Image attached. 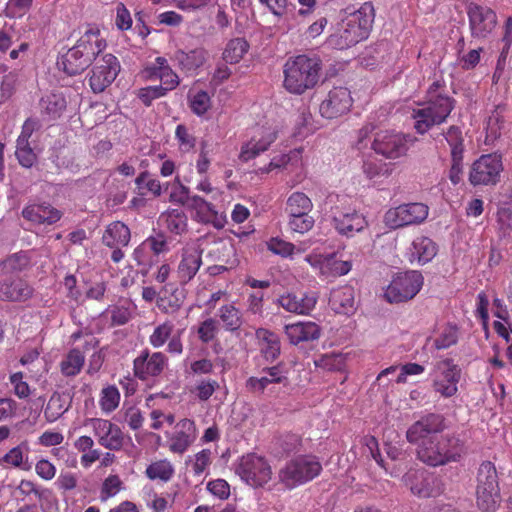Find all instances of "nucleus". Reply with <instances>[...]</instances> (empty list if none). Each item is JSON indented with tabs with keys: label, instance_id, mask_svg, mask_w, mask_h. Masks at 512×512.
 Returning a JSON list of instances; mask_svg holds the SVG:
<instances>
[{
	"label": "nucleus",
	"instance_id": "f257e3e1",
	"mask_svg": "<svg viewBox=\"0 0 512 512\" xmlns=\"http://www.w3.org/2000/svg\"><path fill=\"white\" fill-rule=\"evenodd\" d=\"M445 429L441 414L429 413L414 422L406 432L407 441L416 444L418 459L431 467L458 462L464 453V443L454 435H441Z\"/></svg>",
	"mask_w": 512,
	"mask_h": 512
},
{
	"label": "nucleus",
	"instance_id": "f03ea898",
	"mask_svg": "<svg viewBox=\"0 0 512 512\" xmlns=\"http://www.w3.org/2000/svg\"><path fill=\"white\" fill-rule=\"evenodd\" d=\"M455 99L445 91V85L434 81L426 92V100L413 110L414 129L425 134L432 127L446 122L455 108Z\"/></svg>",
	"mask_w": 512,
	"mask_h": 512
},
{
	"label": "nucleus",
	"instance_id": "7ed1b4c3",
	"mask_svg": "<svg viewBox=\"0 0 512 512\" xmlns=\"http://www.w3.org/2000/svg\"><path fill=\"white\" fill-rule=\"evenodd\" d=\"M375 19L372 2L363 3L360 8L342 19L338 31L328 38V43L339 50L347 49L368 38Z\"/></svg>",
	"mask_w": 512,
	"mask_h": 512
},
{
	"label": "nucleus",
	"instance_id": "20e7f679",
	"mask_svg": "<svg viewBox=\"0 0 512 512\" xmlns=\"http://www.w3.org/2000/svg\"><path fill=\"white\" fill-rule=\"evenodd\" d=\"M322 60L305 54L290 57L283 67V87L291 94L302 95L319 82Z\"/></svg>",
	"mask_w": 512,
	"mask_h": 512
},
{
	"label": "nucleus",
	"instance_id": "39448f33",
	"mask_svg": "<svg viewBox=\"0 0 512 512\" xmlns=\"http://www.w3.org/2000/svg\"><path fill=\"white\" fill-rule=\"evenodd\" d=\"M323 470L319 458L304 454L288 460L277 473L278 483L286 490H293L317 478Z\"/></svg>",
	"mask_w": 512,
	"mask_h": 512
},
{
	"label": "nucleus",
	"instance_id": "423d86ee",
	"mask_svg": "<svg viewBox=\"0 0 512 512\" xmlns=\"http://www.w3.org/2000/svg\"><path fill=\"white\" fill-rule=\"evenodd\" d=\"M476 504L482 512H496L501 503L499 477L491 461H483L476 476Z\"/></svg>",
	"mask_w": 512,
	"mask_h": 512
},
{
	"label": "nucleus",
	"instance_id": "0eeeda50",
	"mask_svg": "<svg viewBox=\"0 0 512 512\" xmlns=\"http://www.w3.org/2000/svg\"><path fill=\"white\" fill-rule=\"evenodd\" d=\"M417 139L411 134L394 130H380L374 134L371 149L390 160L405 156Z\"/></svg>",
	"mask_w": 512,
	"mask_h": 512
},
{
	"label": "nucleus",
	"instance_id": "6e6552de",
	"mask_svg": "<svg viewBox=\"0 0 512 512\" xmlns=\"http://www.w3.org/2000/svg\"><path fill=\"white\" fill-rule=\"evenodd\" d=\"M70 339L73 343L80 341V344L70 349L59 363L60 372L65 377L77 376L85 364V354L99 346V340L95 336L82 331L74 332Z\"/></svg>",
	"mask_w": 512,
	"mask_h": 512
},
{
	"label": "nucleus",
	"instance_id": "1a4fd4ad",
	"mask_svg": "<svg viewBox=\"0 0 512 512\" xmlns=\"http://www.w3.org/2000/svg\"><path fill=\"white\" fill-rule=\"evenodd\" d=\"M419 271L398 273L387 286L384 297L389 303H402L413 299L423 286Z\"/></svg>",
	"mask_w": 512,
	"mask_h": 512
},
{
	"label": "nucleus",
	"instance_id": "9d476101",
	"mask_svg": "<svg viewBox=\"0 0 512 512\" xmlns=\"http://www.w3.org/2000/svg\"><path fill=\"white\" fill-rule=\"evenodd\" d=\"M503 170L502 158L496 153L484 154L469 169V182L473 186L495 185Z\"/></svg>",
	"mask_w": 512,
	"mask_h": 512
},
{
	"label": "nucleus",
	"instance_id": "9b49d317",
	"mask_svg": "<svg viewBox=\"0 0 512 512\" xmlns=\"http://www.w3.org/2000/svg\"><path fill=\"white\" fill-rule=\"evenodd\" d=\"M237 471L240 477L252 487H263L272 478L269 462L254 453L242 457Z\"/></svg>",
	"mask_w": 512,
	"mask_h": 512
},
{
	"label": "nucleus",
	"instance_id": "f8f14e48",
	"mask_svg": "<svg viewBox=\"0 0 512 512\" xmlns=\"http://www.w3.org/2000/svg\"><path fill=\"white\" fill-rule=\"evenodd\" d=\"M429 213V208L423 203L402 204L390 208L384 215L385 224L391 229L422 223Z\"/></svg>",
	"mask_w": 512,
	"mask_h": 512
},
{
	"label": "nucleus",
	"instance_id": "ddd939ff",
	"mask_svg": "<svg viewBox=\"0 0 512 512\" xmlns=\"http://www.w3.org/2000/svg\"><path fill=\"white\" fill-rule=\"evenodd\" d=\"M438 371L434 378L433 390L443 398H451L458 393V384L462 370L451 358H445L436 364Z\"/></svg>",
	"mask_w": 512,
	"mask_h": 512
},
{
	"label": "nucleus",
	"instance_id": "4468645a",
	"mask_svg": "<svg viewBox=\"0 0 512 512\" xmlns=\"http://www.w3.org/2000/svg\"><path fill=\"white\" fill-rule=\"evenodd\" d=\"M203 249L196 242L187 243L179 251V261L176 268L177 280L182 285L190 283L199 272Z\"/></svg>",
	"mask_w": 512,
	"mask_h": 512
},
{
	"label": "nucleus",
	"instance_id": "2eb2a0df",
	"mask_svg": "<svg viewBox=\"0 0 512 512\" xmlns=\"http://www.w3.org/2000/svg\"><path fill=\"white\" fill-rule=\"evenodd\" d=\"M168 366V357L163 352L140 351L133 361L134 376L142 381L160 376Z\"/></svg>",
	"mask_w": 512,
	"mask_h": 512
},
{
	"label": "nucleus",
	"instance_id": "dca6fc26",
	"mask_svg": "<svg viewBox=\"0 0 512 512\" xmlns=\"http://www.w3.org/2000/svg\"><path fill=\"white\" fill-rule=\"evenodd\" d=\"M88 424L99 445L111 451H120L125 443V435L121 428L108 419L92 418Z\"/></svg>",
	"mask_w": 512,
	"mask_h": 512
},
{
	"label": "nucleus",
	"instance_id": "f3484780",
	"mask_svg": "<svg viewBox=\"0 0 512 512\" xmlns=\"http://www.w3.org/2000/svg\"><path fill=\"white\" fill-rule=\"evenodd\" d=\"M262 376H250L245 381V389L248 393L261 396L265 393L269 385L289 384L288 371L283 364H277L262 369Z\"/></svg>",
	"mask_w": 512,
	"mask_h": 512
},
{
	"label": "nucleus",
	"instance_id": "a211bd4d",
	"mask_svg": "<svg viewBox=\"0 0 512 512\" xmlns=\"http://www.w3.org/2000/svg\"><path fill=\"white\" fill-rule=\"evenodd\" d=\"M467 16L471 35L476 38H486L497 24L495 11L477 3L468 4Z\"/></svg>",
	"mask_w": 512,
	"mask_h": 512
},
{
	"label": "nucleus",
	"instance_id": "6ab92c4d",
	"mask_svg": "<svg viewBox=\"0 0 512 512\" xmlns=\"http://www.w3.org/2000/svg\"><path fill=\"white\" fill-rule=\"evenodd\" d=\"M120 64L112 54H105L97 61L89 77V85L94 93L103 92L117 77Z\"/></svg>",
	"mask_w": 512,
	"mask_h": 512
},
{
	"label": "nucleus",
	"instance_id": "aec40b11",
	"mask_svg": "<svg viewBox=\"0 0 512 512\" xmlns=\"http://www.w3.org/2000/svg\"><path fill=\"white\" fill-rule=\"evenodd\" d=\"M101 240L103 245L112 249L111 260L114 263H119L125 256L122 248L128 246L131 240V231L125 223L113 221L106 226Z\"/></svg>",
	"mask_w": 512,
	"mask_h": 512
},
{
	"label": "nucleus",
	"instance_id": "412c9836",
	"mask_svg": "<svg viewBox=\"0 0 512 512\" xmlns=\"http://www.w3.org/2000/svg\"><path fill=\"white\" fill-rule=\"evenodd\" d=\"M277 139V132L270 126L256 128L252 137L242 144L239 159L248 162L267 151Z\"/></svg>",
	"mask_w": 512,
	"mask_h": 512
},
{
	"label": "nucleus",
	"instance_id": "4be33fe9",
	"mask_svg": "<svg viewBox=\"0 0 512 512\" xmlns=\"http://www.w3.org/2000/svg\"><path fill=\"white\" fill-rule=\"evenodd\" d=\"M353 103L350 91L346 87H334L321 102L320 114L327 119H335L347 113Z\"/></svg>",
	"mask_w": 512,
	"mask_h": 512
},
{
	"label": "nucleus",
	"instance_id": "5701e85b",
	"mask_svg": "<svg viewBox=\"0 0 512 512\" xmlns=\"http://www.w3.org/2000/svg\"><path fill=\"white\" fill-rule=\"evenodd\" d=\"M185 286L180 282H169L163 285L157 298V307L162 313L173 315L182 308L188 293Z\"/></svg>",
	"mask_w": 512,
	"mask_h": 512
},
{
	"label": "nucleus",
	"instance_id": "b1692460",
	"mask_svg": "<svg viewBox=\"0 0 512 512\" xmlns=\"http://www.w3.org/2000/svg\"><path fill=\"white\" fill-rule=\"evenodd\" d=\"M197 438V428L193 420L182 419L174 429L173 434L169 438V450L172 453L183 454L194 443Z\"/></svg>",
	"mask_w": 512,
	"mask_h": 512
},
{
	"label": "nucleus",
	"instance_id": "393cba45",
	"mask_svg": "<svg viewBox=\"0 0 512 512\" xmlns=\"http://www.w3.org/2000/svg\"><path fill=\"white\" fill-rule=\"evenodd\" d=\"M332 225L339 234L352 237L367 226V221L364 215L354 209L337 210L332 217Z\"/></svg>",
	"mask_w": 512,
	"mask_h": 512
},
{
	"label": "nucleus",
	"instance_id": "a878e982",
	"mask_svg": "<svg viewBox=\"0 0 512 512\" xmlns=\"http://www.w3.org/2000/svg\"><path fill=\"white\" fill-rule=\"evenodd\" d=\"M208 58V52L202 47H197L189 51L182 49L176 50L171 56L174 64L186 75H194L205 64Z\"/></svg>",
	"mask_w": 512,
	"mask_h": 512
},
{
	"label": "nucleus",
	"instance_id": "bb28decb",
	"mask_svg": "<svg viewBox=\"0 0 512 512\" xmlns=\"http://www.w3.org/2000/svg\"><path fill=\"white\" fill-rule=\"evenodd\" d=\"M406 484L409 485L412 494L419 498L436 497L441 493L440 481L424 472H415L406 476Z\"/></svg>",
	"mask_w": 512,
	"mask_h": 512
},
{
	"label": "nucleus",
	"instance_id": "cd10ccee",
	"mask_svg": "<svg viewBox=\"0 0 512 512\" xmlns=\"http://www.w3.org/2000/svg\"><path fill=\"white\" fill-rule=\"evenodd\" d=\"M38 108L43 121H55L63 115L67 101L62 92L52 91L40 98Z\"/></svg>",
	"mask_w": 512,
	"mask_h": 512
},
{
	"label": "nucleus",
	"instance_id": "c85d7f7f",
	"mask_svg": "<svg viewBox=\"0 0 512 512\" xmlns=\"http://www.w3.org/2000/svg\"><path fill=\"white\" fill-rule=\"evenodd\" d=\"M277 302L287 312L308 315L315 308L317 298L313 294L308 293L301 295L286 293L281 295Z\"/></svg>",
	"mask_w": 512,
	"mask_h": 512
},
{
	"label": "nucleus",
	"instance_id": "c756f323",
	"mask_svg": "<svg viewBox=\"0 0 512 512\" xmlns=\"http://www.w3.org/2000/svg\"><path fill=\"white\" fill-rule=\"evenodd\" d=\"M284 332L289 342L293 345L317 340L321 334L319 326L311 321H298L287 324L284 327Z\"/></svg>",
	"mask_w": 512,
	"mask_h": 512
},
{
	"label": "nucleus",
	"instance_id": "7c9ffc66",
	"mask_svg": "<svg viewBox=\"0 0 512 512\" xmlns=\"http://www.w3.org/2000/svg\"><path fill=\"white\" fill-rule=\"evenodd\" d=\"M33 295V288L23 279H5L0 282V300L26 301Z\"/></svg>",
	"mask_w": 512,
	"mask_h": 512
},
{
	"label": "nucleus",
	"instance_id": "2f4dec72",
	"mask_svg": "<svg viewBox=\"0 0 512 512\" xmlns=\"http://www.w3.org/2000/svg\"><path fill=\"white\" fill-rule=\"evenodd\" d=\"M75 46L92 62L106 48V41L97 27H89Z\"/></svg>",
	"mask_w": 512,
	"mask_h": 512
},
{
	"label": "nucleus",
	"instance_id": "473e14b6",
	"mask_svg": "<svg viewBox=\"0 0 512 512\" xmlns=\"http://www.w3.org/2000/svg\"><path fill=\"white\" fill-rule=\"evenodd\" d=\"M329 305L337 314L352 315L356 310L354 288L349 285L334 288L330 293Z\"/></svg>",
	"mask_w": 512,
	"mask_h": 512
},
{
	"label": "nucleus",
	"instance_id": "72a5a7b5",
	"mask_svg": "<svg viewBox=\"0 0 512 512\" xmlns=\"http://www.w3.org/2000/svg\"><path fill=\"white\" fill-rule=\"evenodd\" d=\"M408 259L411 263L426 264L437 254L436 243L426 236L416 237L408 249Z\"/></svg>",
	"mask_w": 512,
	"mask_h": 512
},
{
	"label": "nucleus",
	"instance_id": "f704fd0d",
	"mask_svg": "<svg viewBox=\"0 0 512 512\" xmlns=\"http://www.w3.org/2000/svg\"><path fill=\"white\" fill-rule=\"evenodd\" d=\"M24 218L38 224H54L61 218V212L51 205L36 204L23 209Z\"/></svg>",
	"mask_w": 512,
	"mask_h": 512
},
{
	"label": "nucleus",
	"instance_id": "c9c22d12",
	"mask_svg": "<svg viewBox=\"0 0 512 512\" xmlns=\"http://www.w3.org/2000/svg\"><path fill=\"white\" fill-rule=\"evenodd\" d=\"M190 207L195 210L198 220L205 224H212L216 228H222L223 223L215 206L204 198L193 195L190 198Z\"/></svg>",
	"mask_w": 512,
	"mask_h": 512
},
{
	"label": "nucleus",
	"instance_id": "e433bc0d",
	"mask_svg": "<svg viewBox=\"0 0 512 512\" xmlns=\"http://www.w3.org/2000/svg\"><path fill=\"white\" fill-rule=\"evenodd\" d=\"M91 61L86 58L82 51L75 45L61 56L59 64L63 67L66 74L74 76L83 72L91 65Z\"/></svg>",
	"mask_w": 512,
	"mask_h": 512
},
{
	"label": "nucleus",
	"instance_id": "4c0bfd02",
	"mask_svg": "<svg viewBox=\"0 0 512 512\" xmlns=\"http://www.w3.org/2000/svg\"><path fill=\"white\" fill-rule=\"evenodd\" d=\"M260 352L267 361H274L280 355L281 345L279 336L265 328L256 330Z\"/></svg>",
	"mask_w": 512,
	"mask_h": 512
},
{
	"label": "nucleus",
	"instance_id": "58836bf2",
	"mask_svg": "<svg viewBox=\"0 0 512 512\" xmlns=\"http://www.w3.org/2000/svg\"><path fill=\"white\" fill-rule=\"evenodd\" d=\"M207 258L215 263H225L235 266L238 264L236 249L231 240L220 239L214 242L207 253Z\"/></svg>",
	"mask_w": 512,
	"mask_h": 512
},
{
	"label": "nucleus",
	"instance_id": "ea45409f",
	"mask_svg": "<svg viewBox=\"0 0 512 512\" xmlns=\"http://www.w3.org/2000/svg\"><path fill=\"white\" fill-rule=\"evenodd\" d=\"M305 260L314 267L320 266L323 274L326 273V269L334 276L346 275L352 268V265L348 261L337 260L334 257H327L322 259L321 257L307 255Z\"/></svg>",
	"mask_w": 512,
	"mask_h": 512
},
{
	"label": "nucleus",
	"instance_id": "a19ab883",
	"mask_svg": "<svg viewBox=\"0 0 512 512\" xmlns=\"http://www.w3.org/2000/svg\"><path fill=\"white\" fill-rule=\"evenodd\" d=\"M174 475V465L166 458L152 461L145 469V476L151 481L167 483Z\"/></svg>",
	"mask_w": 512,
	"mask_h": 512
},
{
	"label": "nucleus",
	"instance_id": "79ce46f5",
	"mask_svg": "<svg viewBox=\"0 0 512 512\" xmlns=\"http://www.w3.org/2000/svg\"><path fill=\"white\" fill-rule=\"evenodd\" d=\"M313 209L311 199L303 192H293L286 201L285 211L289 216L309 214Z\"/></svg>",
	"mask_w": 512,
	"mask_h": 512
},
{
	"label": "nucleus",
	"instance_id": "37998d69",
	"mask_svg": "<svg viewBox=\"0 0 512 512\" xmlns=\"http://www.w3.org/2000/svg\"><path fill=\"white\" fill-rule=\"evenodd\" d=\"M218 316L225 330L234 332L242 326V313L233 304H225L218 309Z\"/></svg>",
	"mask_w": 512,
	"mask_h": 512
},
{
	"label": "nucleus",
	"instance_id": "c03bdc74",
	"mask_svg": "<svg viewBox=\"0 0 512 512\" xmlns=\"http://www.w3.org/2000/svg\"><path fill=\"white\" fill-rule=\"evenodd\" d=\"M249 50V43L243 38L231 39L223 52V59L226 63L236 64Z\"/></svg>",
	"mask_w": 512,
	"mask_h": 512
},
{
	"label": "nucleus",
	"instance_id": "a18cd8bd",
	"mask_svg": "<svg viewBox=\"0 0 512 512\" xmlns=\"http://www.w3.org/2000/svg\"><path fill=\"white\" fill-rule=\"evenodd\" d=\"M20 499L24 501L27 497L34 495L39 501L47 500L52 492L48 488H40L31 480L22 479L16 488Z\"/></svg>",
	"mask_w": 512,
	"mask_h": 512
},
{
	"label": "nucleus",
	"instance_id": "49530a36",
	"mask_svg": "<svg viewBox=\"0 0 512 512\" xmlns=\"http://www.w3.org/2000/svg\"><path fill=\"white\" fill-rule=\"evenodd\" d=\"M174 328L175 326L171 320H166L157 325L149 336L150 345L155 349L163 347L173 335Z\"/></svg>",
	"mask_w": 512,
	"mask_h": 512
},
{
	"label": "nucleus",
	"instance_id": "de8ad7c7",
	"mask_svg": "<svg viewBox=\"0 0 512 512\" xmlns=\"http://www.w3.org/2000/svg\"><path fill=\"white\" fill-rule=\"evenodd\" d=\"M120 403V392L114 385H108L101 390L99 406L103 413L110 414Z\"/></svg>",
	"mask_w": 512,
	"mask_h": 512
},
{
	"label": "nucleus",
	"instance_id": "09e8293b",
	"mask_svg": "<svg viewBox=\"0 0 512 512\" xmlns=\"http://www.w3.org/2000/svg\"><path fill=\"white\" fill-rule=\"evenodd\" d=\"M163 218L167 229L175 234L181 235L187 230V216L182 210L173 209L168 211Z\"/></svg>",
	"mask_w": 512,
	"mask_h": 512
},
{
	"label": "nucleus",
	"instance_id": "8fccbe9b",
	"mask_svg": "<svg viewBox=\"0 0 512 512\" xmlns=\"http://www.w3.org/2000/svg\"><path fill=\"white\" fill-rule=\"evenodd\" d=\"M443 135L450 147V156L464 154V137L458 126H450Z\"/></svg>",
	"mask_w": 512,
	"mask_h": 512
},
{
	"label": "nucleus",
	"instance_id": "3c124183",
	"mask_svg": "<svg viewBox=\"0 0 512 512\" xmlns=\"http://www.w3.org/2000/svg\"><path fill=\"white\" fill-rule=\"evenodd\" d=\"M68 407L65 405V401L59 394H53L45 409H44V417L47 422H55L58 420L66 411Z\"/></svg>",
	"mask_w": 512,
	"mask_h": 512
},
{
	"label": "nucleus",
	"instance_id": "603ef678",
	"mask_svg": "<svg viewBox=\"0 0 512 512\" xmlns=\"http://www.w3.org/2000/svg\"><path fill=\"white\" fill-rule=\"evenodd\" d=\"M30 257L27 252H18L10 255L3 261V269L7 273H19L30 267Z\"/></svg>",
	"mask_w": 512,
	"mask_h": 512
},
{
	"label": "nucleus",
	"instance_id": "864d4df0",
	"mask_svg": "<svg viewBox=\"0 0 512 512\" xmlns=\"http://www.w3.org/2000/svg\"><path fill=\"white\" fill-rule=\"evenodd\" d=\"M158 64L164 65L160 67V74L158 75V79L161 81L160 86L164 87L166 92L172 91L176 89V87L180 84L179 76L173 69L170 67L167 59L159 60Z\"/></svg>",
	"mask_w": 512,
	"mask_h": 512
},
{
	"label": "nucleus",
	"instance_id": "5fc2aeb1",
	"mask_svg": "<svg viewBox=\"0 0 512 512\" xmlns=\"http://www.w3.org/2000/svg\"><path fill=\"white\" fill-rule=\"evenodd\" d=\"M362 169L365 176L370 180L388 177L391 174V170L388 165L376 159L364 161Z\"/></svg>",
	"mask_w": 512,
	"mask_h": 512
},
{
	"label": "nucleus",
	"instance_id": "6e6d98bb",
	"mask_svg": "<svg viewBox=\"0 0 512 512\" xmlns=\"http://www.w3.org/2000/svg\"><path fill=\"white\" fill-rule=\"evenodd\" d=\"M175 139L177 140L180 151L184 153L192 151L196 146V137L184 124L177 125L175 129Z\"/></svg>",
	"mask_w": 512,
	"mask_h": 512
},
{
	"label": "nucleus",
	"instance_id": "4d7b16f0",
	"mask_svg": "<svg viewBox=\"0 0 512 512\" xmlns=\"http://www.w3.org/2000/svg\"><path fill=\"white\" fill-rule=\"evenodd\" d=\"M123 489V482L116 474H111L102 483L100 490V499L106 501L114 497Z\"/></svg>",
	"mask_w": 512,
	"mask_h": 512
},
{
	"label": "nucleus",
	"instance_id": "13d9d810",
	"mask_svg": "<svg viewBox=\"0 0 512 512\" xmlns=\"http://www.w3.org/2000/svg\"><path fill=\"white\" fill-rule=\"evenodd\" d=\"M218 331V322L213 318H207L199 324L197 335L202 343L208 344L216 338Z\"/></svg>",
	"mask_w": 512,
	"mask_h": 512
},
{
	"label": "nucleus",
	"instance_id": "bf43d9fd",
	"mask_svg": "<svg viewBox=\"0 0 512 512\" xmlns=\"http://www.w3.org/2000/svg\"><path fill=\"white\" fill-rule=\"evenodd\" d=\"M137 188L142 191L146 189L154 197H158L162 193V187L159 180L150 178L147 171L141 172L135 179Z\"/></svg>",
	"mask_w": 512,
	"mask_h": 512
},
{
	"label": "nucleus",
	"instance_id": "052dcab7",
	"mask_svg": "<svg viewBox=\"0 0 512 512\" xmlns=\"http://www.w3.org/2000/svg\"><path fill=\"white\" fill-rule=\"evenodd\" d=\"M506 105H497L487 119V131L492 137H497L504 123Z\"/></svg>",
	"mask_w": 512,
	"mask_h": 512
},
{
	"label": "nucleus",
	"instance_id": "680f3d73",
	"mask_svg": "<svg viewBox=\"0 0 512 512\" xmlns=\"http://www.w3.org/2000/svg\"><path fill=\"white\" fill-rule=\"evenodd\" d=\"M191 111L198 115H204L211 107V99L206 91L196 92L189 101Z\"/></svg>",
	"mask_w": 512,
	"mask_h": 512
},
{
	"label": "nucleus",
	"instance_id": "e2e57ef3",
	"mask_svg": "<svg viewBox=\"0 0 512 512\" xmlns=\"http://www.w3.org/2000/svg\"><path fill=\"white\" fill-rule=\"evenodd\" d=\"M269 251L282 257H291L296 249L295 245L291 242L285 241L279 237H272L267 242Z\"/></svg>",
	"mask_w": 512,
	"mask_h": 512
},
{
	"label": "nucleus",
	"instance_id": "0e129e2a",
	"mask_svg": "<svg viewBox=\"0 0 512 512\" xmlns=\"http://www.w3.org/2000/svg\"><path fill=\"white\" fill-rule=\"evenodd\" d=\"M219 388V384L213 379H201L197 382L192 392L200 401H207Z\"/></svg>",
	"mask_w": 512,
	"mask_h": 512
},
{
	"label": "nucleus",
	"instance_id": "69168bd1",
	"mask_svg": "<svg viewBox=\"0 0 512 512\" xmlns=\"http://www.w3.org/2000/svg\"><path fill=\"white\" fill-rule=\"evenodd\" d=\"M167 93L168 92L165 91L164 87L154 85L140 88L137 96L146 107H149L155 99L164 97Z\"/></svg>",
	"mask_w": 512,
	"mask_h": 512
},
{
	"label": "nucleus",
	"instance_id": "338daca9",
	"mask_svg": "<svg viewBox=\"0 0 512 512\" xmlns=\"http://www.w3.org/2000/svg\"><path fill=\"white\" fill-rule=\"evenodd\" d=\"M458 341V332L455 327L449 326L445 328L434 340V347L437 350L447 349L455 345Z\"/></svg>",
	"mask_w": 512,
	"mask_h": 512
},
{
	"label": "nucleus",
	"instance_id": "774afa93",
	"mask_svg": "<svg viewBox=\"0 0 512 512\" xmlns=\"http://www.w3.org/2000/svg\"><path fill=\"white\" fill-rule=\"evenodd\" d=\"M15 155L19 164L25 168L32 167L37 160V155L30 143L16 144Z\"/></svg>",
	"mask_w": 512,
	"mask_h": 512
}]
</instances>
